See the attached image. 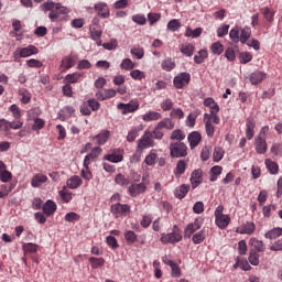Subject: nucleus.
<instances>
[{"label": "nucleus", "instance_id": "nucleus-1", "mask_svg": "<svg viewBox=\"0 0 282 282\" xmlns=\"http://www.w3.org/2000/svg\"><path fill=\"white\" fill-rule=\"evenodd\" d=\"M43 10L44 12H50L48 19L52 23H67L69 21L70 10L61 3L47 0L43 3Z\"/></svg>", "mask_w": 282, "mask_h": 282}, {"label": "nucleus", "instance_id": "nucleus-2", "mask_svg": "<svg viewBox=\"0 0 282 282\" xmlns=\"http://www.w3.org/2000/svg\"><path fill=\"white\" fill-rule=\"evenodd\" d=\"M183 237H182V231L180 230V227L177 225H174L172 228V232L169 234H162L161 235V242L164 245H175V243H180V241H182Z\"/></svg>", "mask_w": 282, "mask_h": 282}, {"label": "nucleus", "instance_id": "nucleus-3", "mask_svg": "<svg viewBox=\"0 0 282 282\" xmlns=\"http://www.w3.org/2000/svg\"><path fill=\"white\" fill-rule=\"evenodd\" d=\"M110 212L115 219H124V217H129L131 215V206L128 204L116 203L111 205Z\"/></svg>", "mask_w": 282, "mask_h": 282}, {"label": "nucleus", "instance_id": "nucleus-4", "mask_svg": "<svg viewBox=\"0 0 282 282\" xmlns=\"http://www.w3.org/2000/svg\"><path fill=\"white\" fill-rule=\"evenodd\" d=\"M204 107H208L209 113L208 116L214 117V124H219L221 119L219 118V104L215 101L213 97H207L204 100Z\"/></svg>", "mask_w": 282, "mask_h": 282}, {"label": "nucleus", "instance_id": "nucleus-5", "mask_svg": "<svg viewBox=\"0 0 282 282\" xmlns=\"http://www.w3.org/2000/svg\"><path fill=\"white\" fill-rule=\"evenodd\" d=\"M36 54H39V48L31 44L25 47H18L13 53V58L19 61V58H28Z\"/></svg>", "mask_w": 282, "mask_h": 282}, {"label": "nucleus", "instance_id": "nucleus-6", "mask_svg": "<svg viewBox=\"0 0 282 282\" xmlns=\"http://www.w3.org/2000/svg\"><path fill=\"white\" fill-rule=\"evenodd\" d=\"M171 158H186L188 155V147L184 142H173L170 144Z\"/></svg>", "mask_w": 282, "mask_h": 282}, {"label": "nucleus", "instance_id": "nucleus-7", "mask_svg": "<svg viewBox=\"0 0 282 282\" xmlns=\"http://www.w3.org/2000/svg\"><path fill=\"white\" fill-rule=\"evenodd\" d=\"M155 147V140L151 137V131L145 130L142 137L137 142L138 151H144Z\"/></svg>", "mask_w": 282, "mask_h": 282}, {"label": "nucleus", "instance_id": "nucleus-8", "mask_svg": "<svg viewBox=\"0 0 282 282\" xmlns=\"http://www.w3.org/2000/svg\"><path fill=\"white\" fill-rule=\"evenodd\" d=\"M117 108L121 111L122 116L135 113L140 109V101L138 99H131L128 104L120 102Z\"/></svg>", "mask_w": 282, "mask_h": 282}, {"label": "nucleus", "instance_id": "nucleus-9", "mask_svg": "<svg viewBox=\"0 0 282 282\" xmlns=\"http://www.w3.org/2000/svg\"><path fill=\"white\" fill-rule=\"evenodd\" d=\"M188 83H191V74L187 72L178 74L173 79V85L176 89H184Z\"/></svg>", "mask_w": 282, "mask_h": 282}, {"label": "nucleus", "instance_id": "nucleus-10", "mask_svg": "<svg viewBox=\"0 0 282 282\" xmlns=\"http://www.w3.org/2000/svg\"><path fill=\"white\" fill-rule=\"evenodd\" d=\"M94 8L97 12V17H99L100 19H109V17L111 15L109 4H107L106 2H98L95 4Z\"/></svg>", "mask_w": 282, "mask_h": 282}, {"label": "nucleus", "instance_id": "nucleus-11", "mask_svg": "<svg viewBox=\"0 0 282 282\" xmlns=\"http://www.w3.org/2000/svg\"><path fill=\"white\" fill-rule=\"evenodd\" d=\"M204 123H205V131L208 138H213L215 135V117L208 116V112L204 113Z\"/></svg>", "mask_w": 282, "mask_h": 282}, {"label": "nucleus", "instance_id": "nucleus-12", "mask_svg": "<svg viewBox=\"0 0 282 282\" xmlns=\"http://www.w3.org/2000/svg\"><path fill=\"white\" fill-rule=\"evenodd\" d=\"M203 175L204 171L202 169H197L192 172L189 182L192 184L193 191H195V188H197V186L204 182Z\"/></svg>", "mask_w": 282, "mask_h": 282}, {"label": "nucleus", "instance_id": "nucleus-13", "mask_svg": "<svg viewBox=\"0 0 282 282\" xmlns=\"http://www.w3.org/2000/svg\"><path fill=\"white\" fill-rule=\"evenodd\" d=\"M203 221L199 218H196L194 223L188 224L185 227V237L191 239V237L194 235V232H197L203 226Z\"/></svg>", "mask_w": 282, "mask_h": 282}, {"label": "nucleus", "instance_id": "nucleus-14", "mask_svg": "<svg viewBox=\"0 0 282 282\" xmlns=\"http://www.w3.org/2000/svg\"><path fill=\"white\" fill-rule=\"evenodd\" d=\"M254 144L256 153H258V155H265V153H268V142L263 137H257L254 139Z\"/></svg>", "mask_w": 282, "mask_h": 282}, {"label": "nucleus", "instance_id": "nucleus-15", "mask_svg": "<svg viewBox=\"0 0 282 282\" xmlns=\"http://www.w3.org/2000/svg\"><path fill=\"white\" fill-rule=\"evenodd\" d=\"M257 127V121L252 117L246 119V138L247 140H252L254 138V129Z\"/></svg>", "mask_w": 282, "mask_h": 282}, {"label": "nucleus", "instance_id": "nucleus-16", "mask_svg": "<svg viewBox=\"0 0 282 282\" xmlns=\"http://www.w3.org/2000/svg\"><path fill=\"white\" fill-rule=\"evenodd\" d=\"M144 191H147V185H144V183L131 184L128 187V193L130 197H138V195H141V193H144Z\"/></svg>", "mask_w": 282, "mask_h": 282}, {"label": "nucleus", "instance_id": "nucleus-17", "mask_svg": "<svg viewBox=\"0 0 282 282\" xmlns=\"http://www.w3.org/2000/svg\"><path fill=\"white\" fill-rule=\"evenodd\" d=\"M104 160H107V162H112V164H118V162H122V160H124V155L120 150H118L109 154H106L104 156Z\"/></svg>", "mask_w": 282, "mask_h": 282}, {"label": "nucleus", "instance_id": "nucleus-18", "mask_svg": "<svg viewBox=\"0 0 282 282\" xmlns=\"http://www.w3.org/2000/svg\"><path fill=\"white\" fill-rule=\"evenodd\" d=\"M187 140L189 142L191 149H195L202 142V133L193 131L188 134Z\"/></svg>", "mask_w": 282, "mask_h": 282}, {"label": "nucleus", "instance_id": "nucleus-19", "mask_svg": "<svg viewBox=\"0 0 282 282\" xmlns=\"http://www.w3.org/2000/svg\"><path fill=\"white\" fill-rule=\"evenodd\" d=\"M56 208H57L56 203L52 199H48L44 204L42 210L44 215H46V217H52V215L56 213Z\"/></svg>", "mask_w": 282, "mask_h": 282}, {"label": "nucleus", "instance_id": "nucleus-20", "mask_svg": "<svg viewBox=\"0 0 282 282\" xmlns=\"http://www.w3.org/2000/svg\"><path fill=\"white\" fill-rule=\"evenodd\" d=\"M256 228H257V227L254 226V223L249 221V223H246V224H243L242 226H240V227L237 229V232H239L240 235H253Z\"/></svg>", "mask_w": 282, "mask_h": 282}, {"label": "nucleus", "instance_id": "nucleus-21", "mask_svg": "<svg viewBox=\"0 0 282 282\" xmlns=\"http://www.w3.org/2000/svg\"><path fill=\"white\" fill-rule=\"evenodd\" d=\"M188 191H191V185L182 184L175 188L174 197L177 199H184V197L188 195Z\"/></svg>", "mask_w": 282, "mask_h": 282}, {"label": "nucleus", "instance_id": "nucleus-22", "mask_svg": "<svg viewBox=\"0 0 282 282\" xmlns=\"http://www.w3.org/2000/svg\"><path fill=\"white\" fill-rule=\"evenodd\" d=\"M165 265H170L172 276L174 279H180L182 276V269L180 268V264L175 263L173 260L164 261Z\"/></svg>", "mask_w": 282, "mask_h": 282}, {"label": "nucleus", "instance_id": "nucleus-23", "mask_svg": "<svg viewBox=\"0 0 282 282\" xmlns=\"http://www.w3.org/2000/svg\"><path fill=\"white\" fill-rule=\"evenodd\" d=\"M45 182H47V175L37 173L32 177L31 186H33V188H39V186H41V184H45Z\"/></svg>", "mask_w": 282, "mask_h": 282}, {"label": "nucleus", "instance_id": "nucleus-24", "mask_svg": "<svg viewBox=\"0 0 282 282\" xmlns=\"http://www.w3.org/2000/svg\"><path fill=\"white\" fill-rule=\"evenodd\" d=\"M109 138H111V131L109 130H101L100 133L95 135V140H97V144L99 145L107 144Z\"/></svg>", "mask_w": 282, "mask_h": 282}, {"label": "nucleus", "instance_id": "nucleus-25", "mask_svg": "<svg viewBox=\"0 0 282 282\" xmlns=\"http://www.w3.org/2000/svg\"><path fill=\"white\" fill-rule=\"evenodd\" d=\"M265 78H267L265 73H263L261 70H257L250 75L249 80H250L251 85H259V83H263V80H265Z\"/></svg>", "mask_w": 282, "mask_h": 282}, {"label": "nucleus", "instance_id": "nucleus-26", "mask_svg": "<svg viewBox=\"0 0 282 282\" xmlns=\"http://www.w3.org/2000/svg\"><path fill=\"white\" fill-rule=\"evenodd\" d=\"M187 169H188V163H186V161H184V160H180L176 163V167L174 169L175 177H182V175H184V173H186Z\"/></svg>", "mask_w": 282, "mask_h": 282}, {"label": "nucleus", "instance_id": "nucleus-27", "mask_svg": "<svg viewBox=\"0 0 282 282\" xmlns=\"http://www.w3.org/2000/svg\"><path fill=\"white\" fill-rule=\"evenodd\" d=\"M249 246H251V250H256V252H265V245L257 238H251Z\"/></svg>", "mask_w": 282, "mask_h": 282}, {"label": "nucleus", "instance_id": "nucleus-28", "mask_svg": "<svg viewBox=\"0 0 282 282\" xmlns=\"http://www.w3.org/2000/svg\"><path fill=\"white\" fill-rule=\"evenodd\" d=\"M142 120L144 122H154L158 120H162V113L158 111H148L147 113L142 115Z\"/></svg>", "mask_w": 282, "mask_h": 282}, {"label": "nucleus", "instance_id": "nucleus-29", "mask_svg": "<svg viewBox=\"0 0 282 282\" xmlns=\"http://www.w3.org/2000/svg\"><path fill=\"white\" fill-rule=\"evenodd\" d=\"M215 221H216V226H218L220 230H225V228H228L230 224V216L228 215L218 216L216 217Z\"/></svg>", "mask_w": 282, "mask_h": 282}, {"label": "nucleus", "instance_id": "nucleus-30", "mask_svg": "<svg viewBox=\"0 0 282 282\" xmlns=\"http://www.w3.org/2000/svg\"><path fill=\"white\" fill-rule=\"evenodd\" d=\"M66 186L72 189L79 188V186H83V180L80 178V176L77 175L72 176L67 180Z\"/></svg>", "mask_w": 282, "mask_h": 282}, {"label": "nucleus", "instance_id": "nucleus-31", "mask_svg": "<svg viewBox=\"0 0 282 282\" xmlns=\"http://www.w3.org/2000/svg\"><path fill=\"white\" fill-rule=\"evenodd\" d=\"M224 173V167L219 165H215L209 171V182H217L219 175Z\"/></svg>", "mask_w": 282, "mask_h": 282}, {"label": "nucleus", "instance_id": "nucleus-32", "mask_svg": "<svg viewBox=\"0 0 282 282\" xmlns=\"http://www.w3.org/2000/svg\"><path fill=\"white\" fill-rule=\"evenodd\" d=\"M264 164H265L270 175H279V163H276L270 159H265Z\"/></svg>", "mask_w": 282, "mask_h": 282}, {"label": "nucleus", "instance_id": "nucleus-33", "mask_svg": "<svg viewBox=\"0 0 282 282\" xmlns=\"http://www.w3.org/2000/svg\"><path fill=\"white\" fill-rule=\"evenodd\" d=\"M156 127L161 130L167 129V131H173V129H175V122H173L171 118H164L156 124Z\"/></svg>", "mask_w": 282, "mask_h": 282}, {"label": "nucleus", "instance_id": "nucleus-34", "mask_svg": "<svg viewBox=\"0 0 282 282\" xmlns=\"http://www.w3.org/2000/svg\"><path fill=\"white\" fill-rule=\"evenodd\" d=\"M250 36H252V29H250V26H245L240 30V43H242V45L248 43Z\"/></svg>", "mask_w": 282, "mask_h": 282}, {"label": "nucleus", "instance_id": "nucleus-35", "mask_svg": "<svg viewBox=\"0 0 282 282\" xmlns=\"http://www.w3.org/2000/svg\"><path fill=\"white\" fill-rule=\"evenodd\" d=\"M142 126H137L132 128L127 135V142H135V138L140 135V131H142Z\"/></svg>", "mask_w": 282, "mask_h": 282}, {"label": "nucleus", "instance_id": "nucleus-36", "mask_svg": "<svg viewBox=\"0 0 282 282\" xmlns=\"http://www.w3.org/2000/svg\"><path fill=\"white\" fill-rule=\"evenodd\" d=\"M80 78H83V73L75 72L73 74L66 75L64 80L68 85H74V84L78 83V80H80Z\"/></svg>", "mask_w": 282, "mask_h": 282}, {"label": "nucleus", "instance_id": "nucleus-37", "mask_svg": "<svg viewBox=\"0 0 282 282\" xmlns=\"http://www.w3.org/2000/svg\"><path fill=\"white\" fill-rule=\"evenodd\" d=\"M144 162L148 166L155 165V162H158V150H151L145 156Z\"/></svg>", "mask_w": 282, "mask_h": 282}, {"label": "nucleus", "instance_id": "nucleus-38", "mask_svg": "<svg viewBox=\"0 0 282 282\" xmlns=\"http://www.w3.org/2000/svg\"><path fill=\"white\" fill-rule=\"evenodd\" d=\"M116 184L122 188H127L131 184V181L124 176V174H117L115 177Z\"/></svg>", "mask_w": 282, "mask_h": 282}, {"label": "nucleus", "instance_id": "nucleus-39", "mask_svg": "<svg viewBox=\"0 0 282 282\" xmlns=\"http://www.w3.org/2000/svg\"><path fill=\"white\" fill-rule=\"evenodd\" d=\"M181 52L184 56L191 57L195 54V45L187 43L181 45Z\"/></svg>", "mask_w": 282, "mask_h": 282}, {"label": "nucleus", "instance_id": "nucleus-40", "mask_svg": "<svg viewBox=\"0 0 282 282\" xmlns=\"http://www.w3.org/2000/svg\"><path fill=\"white\" fill-rule=\"evenodd\" d=\"M19 96H21L20 101L22 105H29V102L32 100V94L25 88H21L19 90Z\"/></svg>", "mask_w": 282, "mask_h": 282}, {"label": "nucleus", "instance_id": "nucleus-41", "mask_svg": "<svg viewBox=\"0 0 282 282\" xmlns=\"http://www.w3.org/2000/svg\"><path fill=\"white\" fill-rule=\"evenodd\" d=\"M161 67L164 69V72H173V69L176 67V64L173 58H166L162 62Z\"/></svg>", "mask_w": 282, "mask_h": 282}, {"label": "nucleus", "instance_id": "nucleus-42", "mask_svg": "<svg viewBox=\"0 0 282 282\" xmlns=\"http://www.w3.org/2000/svg\"><path fill=\"white\" fill-rule=\"evenodd\" d=\"M206 58H208V51H206V50H200V51H198V53L194 56V62L196 63V65H202V63H204V61H206Z\"/></svg>", "mask_w": 282, "mask_h": 282}, {"label": "nucleus", "instance_id": "nucleus-43", "mask_svg": "<svg viewBox=\"0 0 282 282\" xmlns=\"http://www.w3.org/2000/svg\"><path fill=\"white\" fill-rule=\"evenodd\" d=\"M282 235V228L281 227H276V228H273L271 230H269L264 237L265 239H278V237H281Z\"/></svg>", "mask_w": 282, "mask_h": 282}, {"label": "nucleus", "instance_id": "nucleus-44", "mask_svg": "<svg viewBox=\"0 0 282 282\" xmlns=\"http://www.w3.org/2000/svg\"><path fill=\"white\" fill-rule=\"evenodd\" d=\"M259 251L254 250V249H250L249 251V263L251 265H259L260 261H259Z\"/></svg>", "mask_w": 282, "mask_h": 282}, {"label": "nucleus", "instance_id": "nucleus-45", "mask_svg": "<svg viewBox=\"0 0 282 282\" xmlns=\"http://www.w3.org/2000/svg\"><path fill=\"white\" fill-rule=\"evenodd\" d=\"M123 237L127 241V243H135L138 241V235L133 230H126L123 234Z\"/></svg>", "mask_w": 282, "mask_h": 282}, {"label": "nucleus", "instance_id": "nucleus-46", "mask_svg": "<svg viewBox=\"0 0 282 282\" xmlns=\"http://www.w3.org/2000/svg\"><path fill=\"white\" fill-rule=\"evenodd\" d=\"M89 263L91 264L93 270H98V268H102L105 265L104 258H89Z\"/></svg>", "mask_w": 282, "mask_h": 282}, {"label": "nucleus", "instance_id": "nucleus-47", "mask_svg": "<svg viewBox=\"0 0 282 282\" xmlns=\"http://www.w3.org/2000/svg\"><path fill=\"white\" fill-rule=\"evenodd\" d=\"M74 65H76V59L72 56H66L62 59V67H64V69H72Z\"/></svg>", "mask_w": 282, "mask_h": 282}, {"label": "nucleus", "instance_id": "nucleus-48", "mask_svg": "<svg viewBox=\"0 0 282 282\" xmlns=\"http://www.w3.org/2000/svg\"><path fill=\"white\" fill-rule=\"evenodd\" d=\"M121 69H126V72H131V69H135V63L131 61V58H124L120 64Z\"/></svg>", "mask_w": 282, "mask_h": 282}, {"label": "nucleus", "instance_id": "nucleus-49", "mask_svg": "<svg viewBox=\"0 0 282 282\" xmlns=\"http://www.w3.org/2000/svg\"><path fill=\"white\" fill-rule=\"evenodd\" d=\"M22 249L24 252H30L31 254H34V252H39V245L33 242H26L22 246Z\"/></svg>", "mask_w": 282, "mask_h": 282}, {"label": "nucleus", "instance_id": "nucleus-50", "mask_svg": "<svg viewBox=\"0 0 282 282\" xmlns=\"http://www.w3.org/2000/svg\"><path fill=\"white\" fill-rule=\"evenodd\" d=\"M90 37L93 41H100L102 36V31L98 30L96 26L90 25L89 26Z\"/></svg>", "mask_w": 282, "mask_h": 282}, {"label": "nucleus", "instance_id": "nucleus-51", "mask_svg": "<svg viewBox=\"0 0 282 282\" xmlns=\"http://www.w3.org/2000/svg\"><path fill=\"white\" fill-rule=\"evenodd\" d=\"M170 139L177 140V142H182V140L186 139V134H184V131L176 129L171 133Z\"/></svg>", "mask_w": 282, "mask_h": 282}, {"label": "nucleus", "instance_id": "nucleus-52", "mask_svg": "<svg viewBox=\"0 0 282 282\" xmlns=\"http://www.w3.org/2000/svg\"><path fill=\"white\" fill-rule=\"evenodd\" d=\"M130 76L133 80H142L147 78V73L140 70V69H132L130 72Z\"/></svg>", "mask_w": 282, "mask_h": 282}, {"label": "nucleus", "instance_id": "nucleus-53", "mask_svg": "<svg viewBox=\"0 0 282 282\" xmlns=\"http://www.w3.org/2000/svg\"><path fill=\"white\" fill-rule=\"evenodd\" d=\"M261 12L269 23H272L274 21V11L270 10V8L265 7L261 9Z\"/></svg>", "mask_w": 282, "mask_h": 282}, {"label": "nucleus", "instance_id": "nucleus-54", "mask_svg": "<svg viewBox=\"0 0 282 282\" xmlns=\"http://www.w3.org/2000/svg\"><path fill=\"white\" fill-rule=\"evenodd\" d=\"M210 51L216 56H219L220 54L224 53V44H221L219 42H215V43L212 44Z\"/></svg>", "mask_w": 282, "mask_h": 282}, {"label": "nucleus", "instance_id": "nucleus-55", "mask_svg": "<svg viewBox=\"0 0 282 282\" xmlns=\"http://www.w3.org/2000/svg\"><path fill=\"white\" fill-rule=\"evenodd\" d=\"M9 111L12 113L14 120H20L21 119V108L17 106V104H13L9 107Z\"/></svg>", "mask_w": 282, "mask_h": 282}, {"label": "nucleus", "instance_id": "nucleus-56", "mask_svg": "<svg viewBox=\"0 0 282 282\" xmlns=\"http://www.w3.org/2000/svg\"><path fill=\"white\" fill-rule=\"evenodd\" d=\"M106 243L112 250H118V248H120V245H118V239H116V237H113V236H108L106 238Z\"/></svg>", "mask_w": 282, "mask_h": 282}, {"label": "nucleus", "instance_id": "nucleus-57", "mask_svg": "<svg viewBox=\"0 0 282 282\" xmlns=\"http://www.w3.org/2000/svg\"><path fill=\"white\" fill-rule=\"evenodd\" d=\"M204 239H206V234L204 232V230H200L199 232L193 236L192 241L197 246L204 242Z\"/></svg>", "mask_w": 282, "mask_h": 282}, {"label": "nucleus", "instance_id": "nucleus-58", "mask_svg": "<svg viewBox=\"0 0 282 282\" xmlns=\"http://www.w3.org/2000/svg\"><path fill=\"white\" fill-rule=\"evenodd\" d=\"M229 37L231 39L232 43H240L239 26L230 30Z\"/></svg>", "mask_w": 282, "mask_h": 282}, {"label": "nucleus", "instance_id": "nucleus-59", "mask_svg": "<svg viewBox=\"0 0 282 282\" xmlns=\"http://www.w3.org/2000/svg\"><path fill=\"white\" fill-rule=\"evenodd\" d=\"M150 134L153 140H162L164 138V132L158 126H155L154 130L150 132Z\"/></svg>", "mask_w": 282, "mask_h": 282}, {"label": "nucleus", "instance_id": "nucleus-60", "mask_svg": "<svg viewBox=\"0 0 282 282\" xmlns=\"http://www.w3.org/2000/svg\"><path fill=\"white\" fill-rule=\"evenodd\" d=\"M32 131H41L45 128V120L37 118L33 120Z\"/></svg>", "mask_w": 282, "mask_h": 282}, {"label": "nucleus", "instance_id": "nucleus-61", "mask_svg": "<svg viewBox=\"0 0 282 282\" xmlns=\"http://www.w3.org/2000/svg\"><path fill=\"white\" fill-rule=\"evenodd\" d=\"M131 55L139 61L144 58V48L133 47L130 50Z\"/></svg>", "mask_w": 282, "mask_h": 282}, {"label": "nucleus", "instance_id": "nucleus-62", "mask_svg": "<svg viewBox=\"0 0 282 282\" xmlns=\"http://www.w3.org/2000/svg\"><path fill=\"white\" fill-rule=\"evenodd\" d=\"M180 28H182V24L176 19H172L167 23V30H170V32H177V30H180Z\"/></svg>", "mask_w": 282, "mask_h": 282}, {"label": "nucleus", "instance_id": "nucleus-63", "mask_svg": "<svg viewBox=\"0 0 282 282\" xmlns=\"http://www.w3.org/2000/svg\"><path fill=\"white\" fill-rule=\"evenodd\" d=\"M59 197L65 204H69V200L72 199V192H68L65 187H63V189L59 191Z\"/></svg>", "mask_w": 282, "mask_h": 282}, {"label": "nucleus", "instance_id": "nucleus-64", "mask_svg": "<svg viewBox=\"0 0 282 282\" xmlns=\"http://www.w3.org/2000/svg\"><path fill=\"white\" fill-rule=\"evenodd\" d=\"M239 61L242 65H246L252 61V54L245 52L239 55Z\"/></svg>", "mask_w": 282, "mask_h": 282}]
</instances>
